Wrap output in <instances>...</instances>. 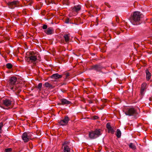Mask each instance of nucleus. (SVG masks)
Here are the masks:
<instances>
[{"label":"nucleus","mask_w":152,"mask_h":152,"mask_svg":"<svg viewBox=\"0 0 152 152\" xmlns=\"http://www.w3.org/2000/svg\"><path fill=\"white\" fill-rule=\"evenodd\" d=\"M105 103L106 102H107V100L106 99H105Z\"/></svg>","instance_id":"35"},{"label":"nucleus","mask_w":152,"mask_h":152,"mask_svg":"<svg viewBox=\"0 0 152 152\" xmlns=\"http://www.w3.org/2000/svg\"><path fill=\"white\" fill-rule=\"evenodd\" d=\"M44 86H45L46 87L48 88L52 89L53 88V86L48 82L45 83Z\"/></svg>","instance_id":"18"},{"label":"nucleus","mask_w":152,"mask_h":152,"mask_svg":"<svg viewBox=\"0 0 152 152\" xmlns=\"http://www.w3.org/2000/svg\"><path fill=\"white\" fill-rule=\"evenodd\" d=\"M69 22V18H67L65 20V22L66 23H68Z\"/></svg>","instance_id":"30"},{"label":"nucleus","mask_w":152,"mask_h":152,"mask_svg":"<svg viewBox=\"0 0 152 152\" xmlns=\"http://www.w3.org/2000/svg\"><path fill=\"white\" fill-rule=\"evenodd\" d=\"M142 14L139 12L136 11L132 14L130 18V21L134 25L140 24L142 21L141 19Z\"/></svg>","instance_id":"1"},{"label":"nucleus","mask_w":152,"mask_h":152,"mask_svg":"<svg viewBox=\"0 0 152 152\" xmlns=\"http://www.w3.org/2000/svg\"><path fill=\"white\" fill-rule=\"evenodd\" d=\"M42 83H40L39 84L38 86H37L36 87L38 88L39 89V91L41 90V88H42Z\"/></svg>","instance_id":"24"},{"label":"nucleus","mask_w":152,"mask_h":152,"mask_svg":"<svg viewBox=\"0 0 152 152\" xmlns=\"http://www.w3.org/2000/svg\"><path fill=\"white\" fill-rule=\"evenodd\" d=\"M53 31V29L51 27L48 28L47 30L45 31V32L48 35L52 34Z\"/></svg>","instance_id":"15"},{"label":"nucleus","mask_w":152,"mask_h":152,"mask_svg":"<svg viewBox=\"0 0 152 152\" xmlns=\"http://www.w3.org/2000/svg\"><path fill=\"white\" fill-rule=\"evenodd\" d=\"M33 51L30 52L28 57L27 58V60L28 62L31 63L35 62L37 59V57L35 56Z\"/></svg>","instance_id":"6"},{"label":"nucleus","mask_w":152,"mask_h":152,"mask_svg":"<svg viewBox=\"0 0 152 152\" xmlns=\"http://www.w3.org/2000/svg\"><path fill=\"white\" fill-rule=\"evenodd\" d=\"M116 136L118 138H120L121 135V132L120 130L118 129L116 130Z\"/></svg>","instance_id":"20"},{"label":"nucleus","mask_w":152,"mask_h":152,"mask_svg":"<svg viewBox=\"0 0 152 152\" xmlns=\"http://www.w3.org/2000/svg\"><path fill=\"white\" fill-rule=\"evenodd\" d=\"M106 127L108 130V132L112 134H114L115 132L113 128L112 127L110 123H108L106 125Z\"/></svg>","instance_id":"10"},{"label":"nucleus","mask_w":152,"mask_h":152,"mask_svg":"<svg viewBox=\"0 0 152 152\" xmlns=\"http://www.w3.org/2000/svg\"><path fill=\"white\" fill-rule=\"evenodd\" d=\"M149 100L150 101H152V97H149Z\"/></svg>","instance_id":"33"},{"label":"nucleus","mask_w":152,"mask_h":152,"mask_svg":"<svg viewBox=\"0 0 152 152\" xmlns=\"http://www.w3.org/2000/svg\"><path fill=\"white\" fill-rule=\"evenodd\" d=\"M105 31L106 30V28H105Z\"/></svg>","instance_id":"37"},{"label":"nucleus","mask_w":152,"mask_h":152,"mask_svg":"<svg viewBox=\"0 0 152 152\" xmlns=\"http://www.w3.org/2000/svg\"><path fill=\"white\" fill-rule=\"evenodd\" d=\"M61 103H58L59 105H64V104H69L71 103V102L66 99H63L60 100Z\"/></svg>","instance_id":"13"},{"label":"nucleus","mask_w":152,"mask_h":152,"mask_svg":"<svg viewBox=\"0 0 152 152\" xmlns=\"http://www.w3.org/2000/svg\"><path fill=\"white\" fill-rule=\"evenodd\" d=\"M98 118H99V117L98 116H96V115L94 116L93 117V118L94 120L97 119Z\"/></svg>","instance_id":"29"},{"label":"nucleus","mask_w":152,"mask_h":152,"mask_svg":"<svg viewBox=\"0 0 152 152\" xmlns=\"http://www.w3.org/2000/svg\"><path fill=\"white\" fill-rule=\"evenodd\" d=\"M61 91L62 92H63L64 93H65L66 92V90H64V89H62L61 90Z\"/></svg>","instance_id":"32"},{"label":"nucleus","mask_w":152,"mask_h":152,"mask_svg":"<svg viewBox=\"0 0 152 152\" xmlns=\"http://www.w3.org/2000/svg\"><path fill=\"white\" fill-rule=\"evenodd\" d=\"M101 135L100 129H96L94 131L90 132L89 137L92 139H95Z\"/></svg>","instance_id":"5"},{"label":"nucleus","mask_w":152,"mask_h":152,"mask_svg":"<svg viewBox=\"0 0 152 152\" xmlns=\"http://www.w3.org/2000/svg\"><path fill=\"white\" fill-rule=\"evenodd\" d=\"M32 133L29 132H25L23 134L22 138L25 142H27L32 138Z\"/></svg>","instance_id":"3"},{"label":"nucleus","mask_w":152,"mask_h":152,"mask_svg":"<svg viewBox=\"0 0 152 152\" xmlns=\"http://www.w3.org/2000/svg\"><path fill=\"white\" fill-rule=\"evenodd\" d=\"M105 5H106L109 8H110V5L107 3H105Z\"/></svg>","instance_id":"31"},{"label":"nucleus","mask_w":152,"mask_h":152,"mask_svg":"<svg viewBox=\"0 0 152 152\" xmlns=\"http://www.w3.org/2000/svg\"><path fill=\"white\" fill-rule=\"evenodd\" d=\"M7 67L9 69H11L12 67V65L10 63H8L6 65Z\"/></svg>","instance_id":"23"},{"label":"nucleus","mask_w":152,"mask_h":152,"mask_svg":"<svg viewBox=\"0 0 152 152\" xmlns=\"http://www.w3.org/2000/svg\"><path fill=\"white\" fill-rule=\"evenodd\" d=\"M17 80V78L13 76L10 78L8 81L9 83L12 86L14 85L16 83Z\"/></svg>","instance_id":"12"},{"label":"nucleus","mask_w":152,"mask_h":152,"mask_svg":"<svg viewBox=\"0 0 152 152\" xmlns=\"http://www.w3.org/2000/svg\"><path fill=\"white\" fill-rule=\"evenodd\" d=\"M70 148L67 145L64 147V152H70Z\"/></svg>","instance_id":"21"},{"label":"nucleus","mask_w":152,"mask_h":152,"mask_svg":"<svg viewBox=\"0 0 152 152\" xmlns=\"http://www.w3.org/2000/svg\"><path fill=\"white\" fill-rule=\"evenodd\" d=\"M47 28V25H44L42 26V28L43 29H45Z\"/></svg>","instance_id":"28"},{"label":"nucleus","mask_w":152,"mask_h":152,"mask_svg":"<svg viewBox=\"0 0 152 152\" xmlns=\"http://www.w3.org/2000/svg\"><path fill=\"white\" fill-rule=\"evenodd\" d=\"M116 21L117 22L119 23V21L118 17V16H115Z\"/></svg>","instance_id":"27"},{"label":"nucleus","mask_w":152,"mask_h":152,"mask_svg":"<svg viewBox=\"0 0 152 152\" xmlns=\"http://www.w3.org/2000/svg\"><path fill=\"white\" fill-rule=\"evenodd\" d=\"M19 4V2L18 1H15L11 2H9L7 4L9 7L10 9H13Z\"/></svg>","instance_id":"8"},{"label":"nucleus","mask_w":152,"mask_h":152,"mask_svg":"<svg viewBox=\"0 0 152 152\" xmlns=\"http://www.w3.org/2000/svg\"><path fill=\"white\" fill-rule=\"evenodd\" d=\"M104 67L100 64H96L91 66L92 69L96 70L97 71H100Z\"/></svg>","instance_id":"11"},{"label":"nucleus","mask_w":152,"mask_h":152,"mask_svg":"<svg viewBox=\"0 0 152 152\" xmlns=\"http://www.w3.org/2000/svg\"><path fill=\"white\" fill-rule=\"evenodd\" d=\"M124 112L126 115L132 116L136 114L137 111L133 108H128L124 110Z\"/></svg>","instance_id":"4"},{"label":"nucleus","mask_w":152,"mask_h":152,"mask_svg":"<svg viewBox=\"0 0 152 152\" xmlns=\"http://www.w3.org/2000/svg\"><path fill=\"white\" fill-rule=\"evenodd\" d=\"M129 147L133 150H134L136 149V147L134 144L132 143H131L129 145Z\"/></svg>","instance_id":"22"},{"label":"nucleus","mask_w":152,"mask_h":152,"mask_svg":"<svg viewBox=\"0 0 152 152\" xmlns=\"http://www.w3.org/2000/svg\"><path fill=\"white\" fill-rule=\"evenodd\" d=\"M69 120L70 118L67 115H66L64 116V119L58 122V123L62 126L66 125Z\"/></svg>","instance_id":"7"},{"label":"nucleus","mask_w":152,"mask_h":152,"mask_svg":"<svg viewBox=\"0 0 152 152\" xmlns=\"http://www.w3.org/2000/svg\"><path fill=\"white\" fill-rule=\"evenodd\" d=\"M147 88V84L146 83L144 82L142 84L140 91V94L142 96L144 94Z\"/></svg>","instance_id":"9"},{"label":"nucleus","mask_w":152,"mask_h":152,"mask_svg":"<svg viewBox=\"0 0 152 152\" xmlns=\"http://www.w3.org/2000/svg\"><path fill=\"white\" fill-rule=\"evenodd\" d=\"M145 73L146 74V79L148 81L151 78V74L148 69H146L145 70Z\"/></svg>","instance_id":"16"},{"label":"nucleus","mask_w":152,"mask_h":152,"mask_svg":"<svg viewBox=\"0 0 152 152\" xmlns=\"http://www.w3.org/2000/svg\"><path fill=\"white\" fill-rule=\"evenodd\" d=\"M62 75H59L58 73L53 74L51 76V78L52 79H58L62 77Z\"/></svg>","instance_id":"17"},{"label":"nucleus","mask_w":152,"mask_h":152,"mask_svg":"<svg viewBox=\"0 0 152 152\" xmlns=\"http://www.w3.org/2000/svg\"><path fill=\"white\" fill-rule=\"evenodd\" d=\"M64 38L65 42L66 43H68L69 40L70 38L68 34H66L64 36Z\"/></svg>","instance_id":"19"},{"label":"nucleus","mask_w":152,"mask_h":152,"mask_svg":"<svg viewBox=\"0 0 152 152\" xmlns=\"http://www.w3.org/2000/svg\"><path fill=\"white\" fill-rule=\"evenodd\" d=\"M12 150V149L11 148H8L6 149L5 150V152H10Z\"/></svg>","instance_id":"25"},{"label":"nucleus","mask_w":152,"mask_h":152,"mask_svg":"<svg viewBox=\"0 0 152 152\" xmlns=\"http://www.w3.org/2000/svg\"><path fill=\"white\" fill-rule=\"evenodd\" d=\"M11 89L12 90H13V91H14V90L13 89L14 88V87L13 86V87H11Z\"/></svg>","instance_id":"34"},{"label":"nucleus","mask_w":152,"mask_h":152,"mask_svg":"<svg viewBox=\"0 0 152 152\" xmlns=\"http://www.w3.org/2000/svg\"><path fill=\"white\" fill-rule=\"evenodd\" d=\"M64 75H66L65 79H67L69 78V74L67 72H65Z\"/></svg>","instance_id":"26"},{"label":"nucleus","mask_w":152,"mask_h":152,"mask_svg":"<svg viewBox=\"0 0 152 152\" xmlns=\"http://www.w3.org/2000/svg\"><path fill=\"white\" fill-rule=\"evenodd\" d=\"M20 91L19 90H18V92H20Z\"/></svg>","instance_id":"36"},{"label":"nucleus","mask_w":152,"mask_h":152,"mask_svg":"<svg viewBox=\"0 0 152 152\" xmlns=\"http://www.w3.org/2000/svg\"><path fill=\"white\" fill-rule=\"evenodd\" d=\"M12 101L10 100L7 99H3L2 100V105L1 107L7 109L11 108L12 107Z\"/></svg>","instance_id":"2"},{"label":"nucleus","mask_w":152,"mask_h":152,"mask_svg":"<svg viewBox=\"0 0 152 152\" xmlns=\"http://www.w3.org/2000/svg\"><path fill=\"white\" fill-rule=\"evenodd\" d=\"M81 6L80 5L75 6L72 8V10L73 12H77L81 10Z\"/></svg>","instance_id":"14"}]
</instances>
